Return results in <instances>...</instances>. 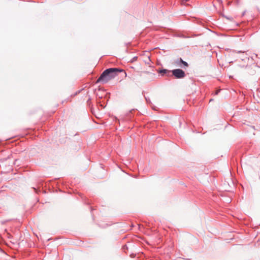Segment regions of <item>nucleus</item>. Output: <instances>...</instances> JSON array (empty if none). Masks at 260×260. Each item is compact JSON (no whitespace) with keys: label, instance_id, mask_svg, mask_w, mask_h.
<instances>
[{"label":"nucleus","instance_id":"nucleus-5","mask_svg":"<svg viewBox=\"0 0 260 260\" xmlns=\"http://www.w3.org/2000/svg\"><path fill=\"white\" fill-rule=\"evenodd\" d=\"M185 2L188 1L189 0H184Z\"/></svg>","mask_w":260,"mask_h":260},{"label":"nucleus","instance_id":"nucleus-1","mask_svg":"<svg viewBox=\"0 0 260 260\" xmlns=\"http://www.w3.org/2000/svg\"><path fill=\"white\" fill-rule=\"evenodd\" d=\"M124 72L125 76H126V73L121 69L118 68H110L104 71L98 79L96 82H102L106 83L114 78L117 75L118 73Z\"/></svg>","mask_w":260,"mask_h":260},{"label":"nucleus","instance_id":"nucleus-3","mask_svg":"<svg viewBox=\"0 0 260 260\" xmlns=\"http://www.w3.org/2000/svg\"><path fill=\"white\" fill-rule=\"evenodd\" d=\"M171 72L170 71H169L167 69H163L159 71L158 73L161 74V75H164L166 74H170Z\"/></svg>","mask_w":260,"mask_h":260},{"label":"nucleus","instance_id":"nucleus-2","mask_svg":"<svg viewBox=\"0 0 260 260\" xmlns=\"http://www.w3.org/2000/svg\"><path fill=\"white\" fill-rule=\"evenodd\" d=\"M172 72L176 78H183L185 76V72L179 69L174 70Z\"/></svg>","mask_w":260,"mask_h":260},{"label":"nucleus","instance_id":"nucleus-4","mask_svg":"<svg viewBox=\"0 0 260 260\" xmlns=\"http://www.w3.org/2000/svg\"><path fill=\"white\" fill-rule=\"evenodd\" d=\"M180 62L181 63H182L184 66H185L186 67H187L188 66V63L186 62L183 61L181 58H180Z\"/></svg>","mask_w":260,"mask_h":260}]
</instances>
